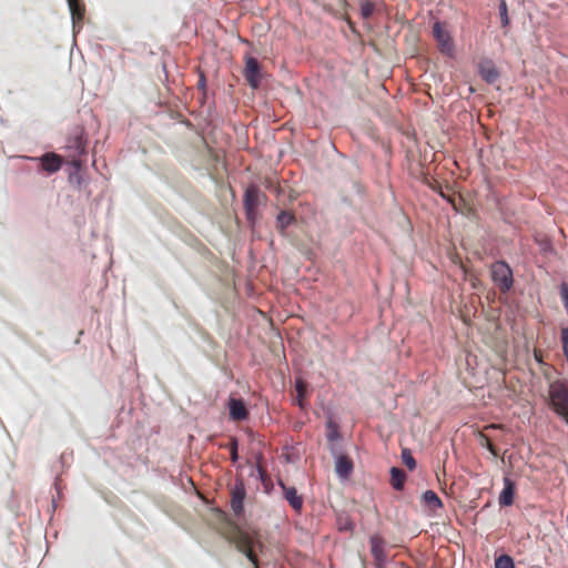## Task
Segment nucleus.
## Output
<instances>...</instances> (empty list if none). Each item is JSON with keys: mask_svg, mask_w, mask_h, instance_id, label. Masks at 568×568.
I'll return each mask as SVG.
<instances>
[{"mask_svg": "<svg viewBox=\"0 0 568 568\" xmlns=\"http://www.w3.org/2000/svg\"><path fill=\"white\" fill-rule=\"evenodd\" d=\"M295 221V216L293 213L288 211H282L277 215L276 219V229L284 233V231Z\"/></svg>", "mask_w": 568, "mask_h": 568, "instance_id": "a211bd4d", "label": "nucleus"}, {"mask_svg": "<svg viewBox=\"0 0 568 568\" xmlns=\"http://www.w3.org/2000/svg\"><path fill=\"white\" fill-rule=\"evenodd\" d=\"M237 447H239L237 439L235 437H232L231 442L229 444V449H230L231 460L233 463L237 462V459H239Z\"/></svg>", "mask_w": 568, "mask_h": 568, "instance_id": "393cba45", "label": "nucleus"}, {"mask_svg": "<svg viewBox=\"0 0 568 568\" xmlns=\"http://www.w3.org/2000/svg\"><path fill=\"white\" fill-rule=\"evenodd\" d=\"M423 500L432 510H436L443 507L440 498L433 490H426L423 494Z\"/></svg>", "mask_w": 568, "mask_h": 568, "instance_id": "6ab92c4d", "label": "nucleus"}, {"mask_svg": "<svg viewBox=\"0 0 568 568\" xmlns=\"http://www.w3.org/2000/svg\"><path fill=\"white\" fill-rule=\"evenodd\" d=\"M278 484L282 487L283 493H284V497L288 501L291 507L295 511H301V509L303 507V498H302L301 495L297 494L296 488L295 487H288L283 481H280Z\"/></svg>", "mask_w": 568, "mask_h": 568, "instance_id": "9b49d317", "label": "nucleus"}, {"mask_svg": "<svg viewBox=\"0 0 568 568\" xmlns=\"http://www.w3.org/2000/svg\"><path fill=\"white\" fill-rule=\"evenodd\" d=\"M549 399L550 407L568 424V379L550 384Z\"/></svg>", "mask_w": 568, "mask_h": 568, "instance_id": "f03ea898", "label": "nucleus"}, {"mask_svg": "<svg viewBox=\"0 0 568 568\" xmlns=\"http://www.w3.org/2000/svg\"><path fill=\"white\" fill-rule=\"evenodd\" d=\"M229 409L233 420H244L248 416V410L242 399L231 398L229 400Z\"/></svg>", "mask_w": 568, "mask_h": 568, "instance_id": "ddd939ff", "label": "nucleus"}, {"mask_svg": "<svg viewBox=\"0 0 568 568\" xmlns=\"http://www.w3.org/2000/svg\"><path fill=\"white\" fill-rule=\"evenodd\" d=\"M515 491H516L515 483L511 479H509L508 477H505L504 489L501 490V493L499 495V505L500 506H511L514 504Z\"/></svg>", "mask_w": 568, "mask_h": 568, "instance_id": "4468645a", "label": "nucleus"}, {"mask_svg": "<svg viewBox=\"0 0 568 568\" xmlns=\"http://www.w3.org/2000/svg\"><path fill=\"white\" fill-rule=\"evenodd\" d=\"M32 160L39 161L41 170L48 174L58 172L63 164V158L54 152L44 153L40 158H32Z\"/></svg>", "mask_w": 568, "mask_h": 568, "instance_id": "6e6552de", "label": "nucleus"}, {"mask_svg": "<svg viewBox=\"0 0 568 568\" xmlns=\"http://www.w3.org/2000/svg\"><path fill=\"white\" fill-rule=\"evenodd\" d=\"M261 192L256 185H250L244 193V207H255L257 209L261 202Z\"/></svg>", "mask_w": 568, "mask_h": 568, "instance_id": "2eb2a0df", "label": "nucleus"}, {"mask_svg": "<svg viewBox=\"0 0 568 568\" xmlns=\"http://www.w3.org/2000/svg\"><path fill=\"white\" fill-rule=\"evenodd\" d=\"M298 398H302L306 392V385L302 379H297L295 384Z\"/></svg>", "mask_w": 568, "mask_h": 568, "instance_id": "c85d7f7f", "label": "nucleus"}, {"mask_svg": "<svg viewBox=\"0 0 568 568\" xmlns=\"http://www.w3.org/2000/svg\"><path fill=\"white\" fill-rule=\"evenodd\" d=\"M327 429V439L329 442H334L339 437L338 427L334 422L328 420Z\"/></svg>", "mask_w": 568, "mask_h": 568, "instance_id": "5701e85b", "label": "nucleus"}, {"mask_svg": "<svg viewBox=\"0 0 568 568\" xmlns=\"http://www.w3.org/2000/svg\"><path fill=\"white\" fill-rule=\"evenodd\" d=\"M216 517L220 520L219 532L236 549L244 554L253 564L254 568H258V559L253 550L255 544L262 547V544L248 532L244 531L237 524L229 518L225 511L217 509Z\"/></svg>", "mask_w": 568, "mask_h": 568, "instance_id": "f257e3e1", "label": "nucleus"}, {"mask_svg": "<svg viewBox=\"0 0 568 568\" xmlns=\"http://www.w3.org/2000/svg\"><path fill=\"white\" fill-rule=\"evenodd\" d=\"M369 546L375 565L379 568L383 567L387 559L384 538L377 534L371 536Z\"/></svg>", "mask_w": 568, "mask_h": 568, "instance_id": "1a4fd4ad", "label": "nucleus"}, {"mask_svg": "<svg viewBox=\"0 0 568 568\" xmlns=\"http://www.w3.org/2000/svg\"><path fill=\"white\" fill-rule=\"evenodd\" d=\"M560 339H561V344H562L564 355L566 357V361L568 362V327L561 328Z\"/></svg>", "mask_w": 568, "mask_h": 568, "instance_id": "a878e982", "label": "nucleus"}, {"mask_svg": "<svg viewBox=\"0 0 568 568\" xmlns=\"http://www.w3.org/2000/svg\"><path fill=\"white\" fill-rule=\"evenodd\" d=\"M406 480L404 470L397 467L390 469V485L396 490H402Z\"/></svg>", "mask_w": 568, "mask_h": 568, "instance_id": "f3484780", "label": "nucleus"}, {"mask_svg": "<svg viewBox=\"0 0 568 568\" xmlns=\"http://www.w3.org/2000/svg\"><path fill=\"white\" fill-rule=\"evenodd\" d=\"M495 568H515L514 560L508 555H501L496 558Z\"/></svg>", "mask_w": 568, "mask_h": 568, "instance_id": "aec40b11", "label": "nucleus"}, {"mask_svg": "<svg viewBox=\"0 0 568 568\" xmlns=\"http://www.w3.org/2000/svg\"><path fill=\"white\" fill-rule=\"evenodd\" d=\"M245 209V215L248 222L254 223L257 219V209L255 207H244Z\"/></svg>", "mask_w": 568, "mask_h": 568, "instance_id": "cd10ccee", "label": "nucleus"}, {"mask_svg": "<svg viewBox=\"0 0 568 568\" xmlns=\"http://www.w3.org/2000/svg\"><path fill=\"white\" fill-rule=\"evenodd\" d=\"M336 473L343 477L347 478L353 470V463L347 456H339L336 460Z\"/></svg>", "mask_w": 568, "mask_h": 568, "instance_id": "dca6fc26", "label": "nucleus"}, {"mask_svg": "<svg viewBox=\"0 0 568 568\" xmlns=\"http://www.w3.org/2000/svg\"><path fill=\"white\" fill-rule=\"evenodd\" d=\"M535 358H536V361H537V362H539V363L542 361V359H541V353H540L539 351H535Z\"/></svg>", "mask_w": 568, "mask_h": 568, "instance_id": "c756f323", "label": "nucleus"}, {"mask_svg": "<svg viewBox=\"0 0 568 568\" xmlns=\"http://www.w3.org/2000/svg\"><path fill=\"white\" fill-rule=\"evenodd\" d=\"M480 437H481V445L485 446L493 455L496 456L497 450H496V447L494 446V444L490 442V439L484 434H481Z\"/></svg>", "mask_w": 568, "mask_h": 568, "instance_id": "bb28decb", "label": "nucleus"}, {"mask_svg": "<svg viewBox=\"0 0 568 568\" xmlns=\"http://www.w3.org/2000/svg\"><path fill=\"white\" fill-rule=\"evenodd\" d=\"M243 75L252 89L256 90L260 87L261 67L255 58L245 55V68L243 70Z\"/></svg>", "mask_w": 568, "mask_h": 568, "instance_id": "39448f33", "label": "nucleus"}, {"mask_svg": "<svg viewBox=\"0 0 568 568\" xmlns=\"http://www.w3.org/2000/svg\"><path fill=\"white\" fill-rule=\"evenodd\" d=\"M499 13H500V22L501 26L505 28L509 24V17L507 11V3L505 0H500L499 4Z\"/></svg>", "mask_w": 568, "mask_h": 568, "instance_id": "4be33fe9", "label": "nucleus"}, {"mask_svg": "<svg viewBox=\"0 0 568 568\" xmlns=\"http://www.w3.org/2000/svg\"><path fill=\"white\" fill-rule=\"evenodd\" d=\"M402 459L409 470H414L416 468V460L408 449H403Z\"/></svg>", "mask_w": 568, "mask_h": 568, "instance_id": "412c9836", "label": "nucleus"}, {"mask_svg": "<svg viewBox=\"0 0 568 568\" xmlns=\"http://www.w3.org/2000/svg\"><path fill=\"white\" fill-rule=\"evenodd\" d=\"M478 72L481 79L489 84L495 83L500 77L498 69L490 59H485L479 62Z\"/></svg>", "mask_w": 568, "mask_h": 568, "instance_id": "9d476101", "label": "nucleus"}, {"mask_svg": "<svg viewBox=\"0 0 568 568\" xmlns=\"http://www.w3.org/2000/svg\"><path fill=\"white\" fill-rule=\"evenodd\" d=\"M67 1L69 4V8H70L71 17H72L73 29H75L77 27L80 28L82 24V21L84 19L85 7L81 2V0H67Z\"/></svg>", "mask_w": 568, "mask_h": 568, "instance_id": "f8f14e48", "label": "nucleus"}, {"mask_svg": "<svg viewBox=\"0 0 568 568\" xmlns=\"http://www.w3.org/2000/svg\"><path fill=\"white\" fill-rule=\"evenodd\" d=\"M374 9V4L369 1H363L361 3V13L365 19H368L373 14Z\"/></svg>", "mask_w": 568, "mask_h": 568, "instance_id": "b1692460", "label": "nucleus"}, {"mask_svg": "<svg viewBox=\"0 0 568 568\" xmlns=\"http://www.w3.org/2000/svg\"><path fill=\"white\" fill-rule=\"evenodd\" d=\"M67 152V163L71 164L77 171L82 168L81 156L85 154L87 141L81 132H75L67 139L64 145Z\"/></svg>", "mask_w": 568, "mask_h": 568, "instance_id": "7ed1b4c3", "label": "nucleus"}, {"mask_svg": "<svg viewBox=\"0 0 568 568\" xmlns=\"http://www.w3.org/2000/svg\"><path fill=\"white\" fill-rule=\"evenodd\" d=\"M246 497V489L242 480H236L231 489V509L236 517L244 513V499Z\"/></svg>", "mask_w": 568, "mask_h": 568, "instance_id": "423d86ee", "label": "nucleus"}, {"mask_svg": "<svg viewBox=\"0 0 568 568\" xmlns=\"http://www.w3.org/2000/svg\"><path fill=\"white\" fill-rule=\"evenodd\" d=\"M491 278L503 293L510 291L513 287V271L505 261H497L491 265Z\"/></svg>", "mask_w": 568, "mask_h": 568, "instance_id": "20e7f679", "label": "nucleus"}, {"mask_svg": "<svg viewBox=\"0 0 568 568\" xmlns=\"http://www.w3.org/2000/svg\"><path fill=\"white\" fill-rule=\"evenodd\" d=\"M433 34L438 43V48L444 53H452L454 51V43L449 31L445 28V24L437 21L433 26Z\"/></svg>", "mask_w": 568, "mask_h": 568, "instance_id": "0eeeda50", "label": "nucleus"}]
</instances>
